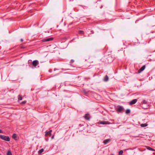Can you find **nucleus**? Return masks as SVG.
<instances>
[{
	"label": "nucleus",
	"mask_w": 155,
	"mask_h": 155,
	"mask_svg": "<svg viewBox=\"0 0 155 155\" xmlns=\"http://www.w3.org/2000/svg\"><path fill=\"white\" fill-rule=\"evenodd\" d=\"M0 138L7 141H9L10 140V138L8 136L1 134L0 135Z\"/></svg>",
	"instance_id": "obj_1"
},
{
	"label": "nucleus",
	"mask_w": 155,
	"mask_h": 155,
	"mask_svg": "<svg viewBox=\"0 0 155 155\" xmlns=\"http://www.w3.org/2000/svg\"><path fill=\"white\" fill-rule=\"evenodd\" d=\"M117 107V108L116 109L117 111L120 112L124 111V108L122 106H118Z\"/></svg>",
	"instance_id": "obj_2"
},
{
	"label": "nucleus",
	"mask_w": 155,
	"mask_h": 155,
	"mask_svg": "<svg viewBox=\"0 0 155 155\" xmlns=\"http://www.w3.org/2000/svg\"><path fill=\"white\" fill-rule=\"evenodd\" d=\"M52 37L43 39L42 40V41L43 42H48L51 41H52L53 39Z\"/></svg>",
	"instance_id": "obj_3"
},
{
	"label": "nucleus",
	"mask_w": 155,
	"mask_h": 155,
	"mask_svg": "<svg viewBox=\"0 0 155 155\" xmlns=\"http://www.w3.org/2000/svg\"><path fill=\"white\" fill-rule=\"evenodd\" d=\"M99 124H110V123L108 121H101L99 123Z\"/></svg>",
	"instance_id": "obj_4"
},
{
	"label": "nucleus",
	"mask_w": 155,
	"mask_h": 155,
	"mask_svg": "<svg viewBox=\"0 0 155 155\" xmlns=\"http://www.w3.org/2000/svg\"><path fill=\"white\" fill-rule=\"evenodd\" d=\"M38 64V61L37 60H35L32 63V64L33 65L34 67H36Z\"/></svg>",
	"instance_id": "obj_5"
},
{
	"label": "nucleus",
	"mask_w": 155,
	"mask_h": 155,
	"mask_svg": "<svg viewBox=\"0 0 155 155\" xmlns=\"http://www.w3.org/2000/svg\"><path fill=\"white\" fill-rule=\"evenodd\" d=\"M52 131V130H50L49 131H46L45 132V135L46 136H49L50 137L51 135V132Z\"/></svg>",
	"instance_id": "obj_6"
},
{
	"label": "nucleus",
	"mask_w": 155,
	"mask_h": 155,
	"mask_svg": "<svg viewBox=\"0 0 155 155\" xmlns=\"http://www.w3.org/2000/svg\"><path fill=\"white\" fill-rule=\"evenodd\" d=\"M84 117L86 120H89L90 118V115L88 114H86L84 116Z\"/></svg>",
	"instance_id": "obj_7"
},
{
	"label": "nucleus",
	"mask_w": 155,
	"mask_h": 155,
	"mask_svg": "<svg viewBox=\"0 0 155 155\" xmlns=\"http://www.w3.org/2000/svg\"><path fill=\"white\" fill-rule=\"evenodd\" d=\"M146 68L145 65H143L140 69L138 71V73H140L143 70H144Z\"/></svg>",
	"instance_id": "obj_8"
},
{
	"label": "nucleus",
	"mask_w": 155,
	"mask_h": 155,
	"mask_svg": "<svg viewBox=\"0 0 155 155\" xmlns=\"http://www.w3.org/2000/svg\"><path fill=\"white\" fill-rule=\"evenodd\" d=\"M137 101V99H134L130 101V105H133L135 104Z\"/></svg>",
	"instance_id": "obj_9"
},
{
	"label": "nucleus",
	"mask_w": 155,
	"mask_h": 155,
	"mask_svg": "<svg viewBox=\"0 0 155 155\" xmlns=\"http://www.w3.org/2000/svg\"><path fill=\"white\" fill-rule=\"evenodd\" d=\"M12 137L15 140H18L17 139V135L16 134L14 133L13 134Z\"/></svg>",
	"instance_id": "obj_10"
},
{
	"label": "nucleus",
	"mask_w": 155,
	"mask_h": 155,
	"mask_svg": "<svg viewBox=\"0 0 155 155\" xmlns=\"http://www.w3.org/2000/svg\"><path fill=\"white\" fill-rule=\"evenodd\" d=\"M110 139H107L104 140L103 141V143L104 144H107L110 141Z\"/></svg>",
	"instance_id": "obj_11"
},
{
	"label": "nucleus",
	"mask_w": 155,
	"mask_h": 155,
	"mask_svg": "<svg viewBox=\"0 0 155 155\" xmlns=\"http://www.w3.org/2000/svg\"><path fill=\"white\" fill-rule=\"evenodd\" d=\"M109 80V78L107 75H106L104 78V81H107Z\"/></svg>",
	"instance_id": "obj_12"
},
{
	"label": "nucleus",
	"mask_w": 155,
	"mask_h": 155,
	"mask_svg": "<svg viewBox=\"0 0 155 155\" xmlns=\"http://www.w3.org/2000/svg\"><path fill=\"white\" fill-rule=\"evenodd\" d=\"M146 147L147 149L148 150H149L152 151H155V150L154 149H153L149 147L146 146Z\"/></svg>",
	"instance_id": "obj_13"
},
{
	"label": "nucleus",
	"mask_w": 155,
	"mask_h": 155,
	"mask_svg": "<svg viewBox=\"0 0 155 155\" xmlns=\"http://www.w3.org/2000/svg\"><path fill=\"white\" fill-rule=\"evenodd\" d=\"M44 151V149L43 148H42L41 149H40V150H39L38 152V154H41L43 151Z\"/></svg>",
	"instance_id": "obj_14"
},
{
	"label": "nucleus",
	"mask_w": 155,
	"mask_h": 155,
	"mask_svg": "<svg viewBox=\"0 0 155 155\" xmlns=\"http://www.w3.org/2000/svg\"><path fill=\"white\" fill-rule=\"evenodd\" d=\"M141 126L142 127H146L147 126V125L146 124H141Z\"/></svg>",
	"instance_id": "obj_15"
},
{
	"label": "nucleus",
	"mask_w": 155,
	"mask_h": 155,
	"mask_svg": "<svg viewBox=\"0 0 155 155\" xmlns=\"http://www.w3.org/2000/svg\"><path fill=\"white\" fill-rule=\"evenodd\" d=\"M18 100H21L22 99V97L21 95H18Z\"/></svg>",
	"instance_id": "obj_16"
},
{
	"label": "nucleus",
	"mask_w": 155,
	"mask_h": 155,
	"mask_svg": "<svg viewBox=\"0 0 155 155\" xmlns=\"http://www.w3.org/2000/svg\"><path fill=\"white\" fill-rule=\"evenodd\" d=\"M147 103V102L145 100H143V101L141 102V104H146Z\"/></svg>",
	"instance_id": "obj_17"
},
{
	"label": "nucleus",
	"mask_w": 155,
	"mask_h": 155,
	"mask_svg": "<svg viewBox=\"0 0 155 155\" xmlns=\"http://www.w3.org/2000/svg\"><path fill=\"white\" fill-rule=\"evenodd\" d=\"M130 109H127L126 110V113L127 114H128L130 113Z\"/></svg>",
	"instance_id": "obj_18"
},
{
	"label": "nucleus",
	"mask_w": 155,
	"mask_h": 155,
	"mask_svg": "<svg viewBox=\"0 0 155 155\" xmlns=\"http://www.w3.org/2000/svg\"><path fill=\"white\" fill-rule=\"evenodd\" d=\"M7 155H12L11 151L10 150H8L7 153Z\"/></svg>",
	"instance_id": "obj_19"
},
{
	"label": "nucleus",
	"mask_w": 155,
	"mask_h": 155,
	"mask_svg": "<svg viewBox=\"0 0 155 155\" xmlns=\"http://www.w3.org/2000/svg\"><path fill=\"white\" fill-rule=\"evenodd\" d=\"M78 33H79V34H84V32L83 31L80 30L78 31Z\"/></svg>",
	"instance_id": "obj_20"
},
{
	"label": "nucleus",
	"mask_w": 155,
	"mask_h": 155,
	"mask_svg": "<svg viewBox=\"0 0 155 155\" xmlns=\"http://www.w3.org/2000/svg\"><path fill=\"white\" fill-rule=\"evenodd\" d=\"M123 151L122 150H120L119 152V155H122L123 153Z\"/></svg>",
	"instance_id": "obj_21"
},
{
	"label": "nucleus",
	"mask_w": 155,
	"mask_h": 155,
	"mask_svg": "<svg viewBox=\"0 0 155 155\" xmlns=\"http://www.w3.org/2000/svg\"><path fill=\"white\" fill-rule=\"evenodd\" d=\"M26 103V101H23L21 102V104H25Z\"/></svg>",
	"instance_id": "obj_22"
},
{
	"label": "nucleus",
	"mask_w": 155,
	"mask_h": 155,
	"mask_svg": "<svg viewBox=\"0 0 155 155\" xmlns=\"http://www.w3.org/2000/svg\"><path fill=\"white\" fill-rule=\"evenodd\" d=\"M74 61V60L73 59H71V63H73Z\"/></svg>",
	"instance_id": "obj_23"
},
{
	"label": "nucleus",
	"mask_w": 155,
	"mask_h": 155,
	"mask_svg": "<svg viewBox=\"0 0 155 155\" xmlns=\"http://www.w3.org/2000/svg\"><path fill=\"white\" fill-rule=\"evenodd\" d=\"M23 41V39H20V41H21V42H22V41Z\"/></svg>",
	"instance_id": "obj_24"
},
{
	"label": "nucleus",
	"mask_w": 155,
	"mask_h": 155,
	"mask_svg": "<svg viewBox=\"0 0 155 155\" xmlns=\"http://www.w3.org/2000/svg\"><path fill=\"white\" fill-rule=\"evenodd\" d=\"M54 138V136L53 135V136H52L51 137V139H53V138Z\"/></svg>",
	"instance_id": "obj_25"
},
{
	"label": "nucleus",
	"mask_w": 155,
	"mask_h": 155,
	"mask_svg": "<svg viewBox=\"0 0 155 155\" xmlns=\"http://www.w3.org/2000/svg\"><path fill=\"white\" fill-rule=\"evenodd\" d=\"M21 48H25V47H24V46H22V47H21Z\"/></svg>",
	"instance_id": "obj_26"
},
{
	"label": "nucleus",
	"mask_w": 155,
	"mask_h": 155,
	"mask_svg": "<svg viewBox=\"0 0 155 155\" xmlns=\"http://www.w3.org/2000/svg\"><path fill=\"white\" fill-rule=\"evenodd\" d=\"M71 24H72V23H70V24H69V25H71Z\"/></svg>",
	"instance_id": "obj_27"
},
{
	"label": "nucleus",
	"mask_w": 155,
	"mask_h": 155,
	"mask_svg": "<svg viewBox=\"0 0 155 155\" xmlns=\"http://www.w3.org/2000/svg\"><path fill=\"white\" fill-rule=\"evenodd\" d=\"M88 79H90V78H89Z\"/></svg>",
	"instance_id": "obj_28"
}]
</instances>
